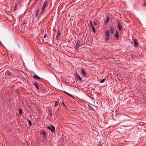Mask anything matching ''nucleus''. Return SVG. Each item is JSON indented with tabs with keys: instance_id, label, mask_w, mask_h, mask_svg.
<instances>
[{
	"instance_id": "obj_24",
	"label": "nucleus",
	"mask_w": 146,
	"mask_h": 146,
	"mask_svg": "<svg viewBox=\"0 0 146 146\" xmlns=\"http://www.w3.org/2000/svg\"><path fill=\"white\" fill-rule=\"evenodd\" d=\"M90 24L92 26V27L93 26V24L92 23L91 21H90Z\"/></svg>"
},
{
	"instance_id": "obj_21",
	"label": "nucleus",
	"mask_w": 146,
	"mask_h": 146,
	"mask_svg": "<svg viewBox=\"0 0 146 146\" xmlns=\"http://www.w3.org/2000/svg\"><path fill=\"white\" fill-rule=\"evenodd\" d=\"M97 146H102L101 141H100L99 142V144Z\"/></svg>"
},
{
	"instance_id": "obj_5",
	"label": "nucleus",
	"mask_w": 146,
	"mask_h": 146,
	"mask_svg": "<svg viewBox=\"0 0 146 146\" xmlns=\"http://www.w3.org/2000/svg\"><path fill=\"white\" fill-rule=\"evenodd\" d=\"M117 28L119 29V31H121L122 29L121 25L119 21H117Z\"/></svg>"
},
{
	"instance_id": "obj_15",
	"label": "nucleus",
	"mask_w": 146,
	"mask_h": 146,
	"mask_svg": "<svg viewBox=\"0 0 146 146\" xmlns=\"http://www.w3.org/2000/svg\"><path fill=\"white\" fill-rule=\"evenodd\" d=\"M19 113L21 115L23 113L22 110L21 109H19Z\"/></svg>"
},
{
	"instance_id": "obj_13",
	"label": "nucleus",
	"mask_w": 146,
	"mask_h": 146,
	"mask_svg": "<svg viewBox=\"0 0 146 146\" xmlns=\"http://www.w3.org/2000/svg\"><path fill=\"white\" fill-rule=\"evenodd\" d=\"M41 133L44 135V137H46V134L44 131H42Z\"/></svg>"
},
{
	"instance_id": "obj_26",
	"label": "nucleus",
	"mask_w": 146,
	"mask_h": 146,
	"mask_svg": "<svg viewBox=\"0 0 146 146\" xmlns=\"http://www.w3.org/2000/svg\"><path fill=\"white\" fill-rule=\"evenodd\" d=\"M62 105H63V106H64V107H65L66 108V106H65V104H64V103L63 102H62Z\"/></svg>"
},
{
	"instance_id": "obj_25",
	"label": "nucleus",
	"mask_w": 146,
	"mask_h": 146,
	"mask_svg": "<svg viewBox=\"0 0 146 146\" xmlns=\"http://www.w3.org/2000/svg\"><path fill=\"white\" fill-rule=\"evenodd\" d=\"M94 24L95 25H97V23H96V21L95 20L94 21Z\"/></svg>"
},
{
	"instance_id": "obj_22",
	"label": "nucleus",
	"mask_w": 146,
	"mask_h": 146,
	"mask_svg": "<svg viewBox=\"0 0 146 146\" xmlns=\"http://www.w3.org/2000/svg\"><path fill=\"white\" fill-rule=\"evenodd\" d=\"M28 122H29V125H30V126H31V125H32V123H31V121L30 120H28Z\"/></svg>"
},
{
	"instance_id": "obj_8",
	"label": "nucleus",
	"mask_w": 146,
	"mask_h": 146,
	"mask_svg": "<svg viewBox=\"0 0 146 146\" xmlns=\"http://www.w3.org/2000/svg\"><path fill=\"white\" fill-rule=\"evenodd\" d=\"M80 40H78L77 41V42L76 44V46L77 49H79L80 46Z\"/></svg>"
},
{
	"instance_id": "obj_20",
	"label": "nucleus",
	"mask_w": 146,
	"mask_h": 146,
	"mask_svg": "<svg viewBox=\"0 0 146 146\" xmlns=\"http://www.w3.org/2000/svg\"><path fill=\"white\" fill-rule=\"evenodd\" d=\"M58 101H55V104L54 105V107H56L58 105Z\"/></svg>"
},
{
	"instance_id": "obj_10",
	"label": "nucleus",
	"mask_w": 146,
	"mask_h": 146,
	"mask_svg": "<svg viewBox=\"0 0 146 146\" xmlns=\"http://www.w3.org/2000/svg\"><path fill=\"white\" fill-rule=\"evenodd\" d=\"M115 36L117 40L118 39L119 36H118V32L117 31H116V33L115 35Z\"/></svg>"
},
{
	"instance_id": "obj_27",
	"label": "nucleus",
	"mask_w": 146,
	"mask_h": 146,
	"mask_svg": "<svg viewBox=\"0 0 146 146\" xmlns=\"http://www.w3.org/2000/svg\"><path fill=\"white\" fill-rule=\"evenodd\" d=\"M143 5L144 6H146V1L144 2V3L143 4Z\"/></svg>"
},
{
	"instance_id": "obj_9",
	"label": "nucleus",
	"mask_w": 146,
	"mask_h": 146,
	"mask_svg": "<svg viewBox=\"0 0 146 146\" xmlns=\"http://www.w3.org/2000/svg\"><path fill=\"white\" fill-rule=\"evenodd\" d=\"M33 78H34L35 79H37L38 80H40L41 78L38 76L36 74L34 75L33 77Z\"/></svg>"
},
{
	"instance_id": "obj_12",
	"label": "nucleus",
	"mask_w": 146,
	"mask_h": 146,
	"mask_svg": "<svg viewBox=\"0 0 146 146\" xmlns=\"http://www.w3.org/2000/svg\"><path fill=\"white\" fill-rule=\"evenodd\" d=\"M110 33H111V34H113V32L114 28L112 27H110Z\"/></svg>"
},
{
	"instance_id": "obj_1",
	"label": "nucleus",
	"mask_w": 146,
	"mask_h": 146,
	"mask_svg": "<svg viewBox=\"0 0 146 146\" xmlns=\"http://www.w3.org/2000/svg\"><path fill=\"white\" fill-rule=\"evenodd\" d=\"M47 4V2L45 1L44 2L41 9V11L39 14V15H42L43 13L45 12L46 10V7Z\"/></svg>"
},
{
	"instance_id": "obj_14",
	"label": "nucleus",
	"mask_w": 146,
	"mask_h": 146,
	"mask_svg": "<svg viewBox=\"0 0 146 146\" xmlns=\"http://www.w3.org/2000/svg\"><path fill=\"white\" fill-rule=\"evenodd\" d=\"M6 73L7 75L10 76L11 74V73L9 71H7L6 72Z\"/></svg>"
},
{
	"instance_id": "obj_2",
	"label": "nucleus",
	"mask_w": 146,
	"mask_h": 146,
	"mask_svg": "<svg viewBox=\"0 0 146 146\" xmlns=\"http://www.w3.org/2000/svg\"><path fill=\"white\" fill-rule=\"evenodd\" d=\"M110 35V33L109 30H107L106 31L105 37L106 40L108 41L109 40V37Z\"/></svg>"
},
{
	"instance_id": "obj_18",
	"label": "nucleus",
	"mask_w": 146,
	"mask_h": 146,
	"mask_svg": "<svg viewBox=\"0 0 146 146\" xmlns=\"http://www.w3.org/2000/svg\"><path fill=\"white\" fill-rule=\"evenodd\" d=\"M78 80L80 81H81L82 80V78L79 75H78Z\"/></svg>"
},
{
	"instance_id": "obj_28",
	"label": "nucleus",
	"mask_w": 146,
	"mask_h": 146,
	"mask_svg": "<svg viewBox=\"0 0 146 146\" xmlns=\"http://www.w3.org/2000/svg\"><path fill=\"white\" fill-rule=\"evenodd\" d=\"M38 13H36V16L37 17V18L38 17Z\"/></svg>"
},
{
	"instance_id": "obj_29",
	"label": "nucleus",
	"mask_w": 146,
	"mask_h": 146,
	"mask_svg": "<svg viewBox=\"0 0 146 146\" xmlns=\"http://www.w3.org/2000/svg\"><path fill=\"white\" fill-rule=\"evenodd\" d=\"M39 9H38V10H37V13H39Z\"/></svg>"
},
{
	"instance_id": "obj_3",
	"label": "nucleus",
	"mask_w": 146,
	"mask_h": 146,
	"mask_svg": "<svg viewBox=\"0 0 146 146\" xmlns=\"http://www.w3.org/2000/svg\"><path fill=\"white\" fill-rule=\"evenodd\" d=\"M61 33V31L60 29L58 28V32L56 37V39L58 40L59 38L60 37V34Z\"/></svg>"
},
{
	"instance_id": "obj_11",
	"label": "nucleus",
	"mask_w": 146,
	"mask_h": 146,
	"mask_svg": "<svg viewBox=\"0 0 146 146\" xmlns=\"http://www.w3.org/2000/svg\"><path fill=\"white\" fill-rule=\"evenodd\" d=\"M33 84L35 86L36 88L37 89H39V87L38 85V84L37 82H35L33 83Z\"/></svg>"
},
{
	"instance_id": "obj_17",
	"label": "nucleus",
	"mask_w": 146,
	"mask_h": 146,
	"mask_svg": "<svg viewBox=\"0 0 146 146\" xmlns=\"http://www.w3.org/2000/svg\"><path fill=\"white\" fill-rule=\"evenodd\" d=\"M92 30L94 33H95V28L94 27V26H92Z\"/></svg>"
},
{
	"instance_id": "obj_7",
	"label": "nucleus",
	"mask_w": 146,
	"mask_h": 146,
	"mask_svg": "<svg viewBox=\"0 0 146 146\" xmlns=\"http://www.w3.org/2000/svg\"><path fill=\"white\" fill-rule=\"evenodd\" d=\"M134 43V46L135 47H136L138 44V42L137 40L136 39H134L133 40V42Z\"/></svg>"
},
{
	"instance_id": "obj_31",
	"label": "nucleus",
	"mask_w": 146,
	"mask_h": 146,
	"mask_svg": "<svg viewBox=\"0 0 146 146\" xmlns=\"http://www.w3.org/2000/svg\"><path fill=\"white\" fill-rule=\"evenodd\" d=\"M66 93L68 95H69V96H71V95L70 94H69V93H67V92H66Z\"/></svg>"
},
{
	"instance_id": "obj_4",
	"label": "nucleus",
	"mask_w": 146,
	"mask_h": 146,
	"mask_svg": "<svg viewBox=\"0 0 146 146\" xmlns=\"http://www.w3.org/2000/svg\"><path fill=\"white\" fill-rule=\"evenodd\" d=\"M51 127L49 126H48L47 127V129L50 130L51 131L52 133L55 132V129L54 127L52 125H51Z\"/></svg>"
},
{
	"instance_id": "obj_16",
	"label": "nucleus",
	"mask_w": 146,
	"mask_h": 146,
	"mask_svg": "<svg viewBox=\"0 0 146 146\" xmlns=\"http://www.w3.org/2000/svg\"><path fill=\"white\" fill-rule=\"evenodd\" d=\"M105 80V78H104V79L102 80L101 81H100V83H102L104 82Z\"/></svg>"
},
{
	"instance_id": "obj_23",
	"label": "nucleus",
	"mask_w": 146,
	"mask_h": 146,
	"mask_svg": "<svg viewBox=\"0 0 146 146\" xmlns=\"http://www.w3.org/2000/svg\"><path fill=\"white\" fill-rule=\"evenodd\" d=\"M108 21H109V17H108L106 19V21H105V22L106 23H108Z\"/></svg>"
},
{
	"instance_id": "obj_19",
	"label": "nucleus",
	"mask_w": 146,
	"mask_h": 146,
	"mask_svg": "<svg viewBox=\"0 0 146 146\" xmlns=\"http://www.w3.org/2000/svg\"><path fill=\"white\" fill-rule=\"evenodd\" d=\"M88 106L89 107V108L90 110H94V108L92 107L91 106L89 105H88Z\"/></svg>"
},
{
	"instance_id": "obj_32",
	"label": "nucleus",
	"mask_w": 146,
	"mask_h": 146,
	"mask_svg": "<svg viewBox=\"0 0 146 146\" xmlns=\"http://www.w3.org/2000/svg\"><path fill=\"white\" fill-rule=\"evenodd\" d=\"M0 45H3L2 43H1V41H0Z\"/></svg>"
},
{
	"instance_id": "obj_30",
	"label": "nucleus",
	"mask_w": 146,
	"mask_h": 146,
	"mask_svg": "<svg viewBox=\"0 0 146 146\" xmlns=\"http://www.w3.org/2000/svg\"><path fill=\"white\" fill-rule=\"evenodd\" d=\"M46 34H45V35H44L43 37L44 38H45L46 37Z\"/></svg>"
},
{
	"instance_id": "obj_6",
	"label": "nucleus",
	"mask_w": 146,
	"mask_h": 146,
	"mask_svg": "<svg viewBox=\"0 0 146 146\" xmlns=\"http://www.w3.org/2000/svg\"><path fill=\"white\" fill-rule=\"evenodd\" d=\"M81 73L82 75L84 77H86L87 74L85 72V70L83 68H81Z\"/></svg>"
}]
</instances>
